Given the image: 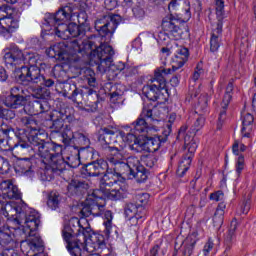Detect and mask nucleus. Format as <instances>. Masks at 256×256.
<instances>
[{"mask_svg": "<svg viewBox=\"0 0 256 256\" xmlns=\"http://www.w3.org/2000/svg\"><path fill=\"white\" fill-rule=\"evenodd\" d=\"M6 65L17 67L18 65H25L28 63L30 66H21L19 79L20 81H27L28 83H36L37 85L45 84L47 87L53 85L52 80H45V76L41 74V68L37 66V58L34 54H25L23 50L18 48L17 45L11 44L8 52L4 55Z\"/></svg>", "mask_w": 256, "mask_h": 256, "instance_id": "39448f33", "label": "nucleus"}, {"mask_svg": "<svg viewBox=\"0 0 256 256\" xmlns=\"http://www.w3.org/2000/svg\"><path fill=\"white\" fill-rule=\"evenodd\" d=\"M159 108L153 105L143 107L140 117L132 123V127L136 133H146L153 135L159 131Z\"/></svg>", "mask_w": 256, "mask_h": 256, "instance_id": "1a4fd4ad", "label": "nucleus"}, {"mask_svg": "<svg viewBox=\"0 0 256 256\" xmlns=\"http://www.w3.org/2000/svg\"><path fill=\"white\" fill-rule=\"evenodd\" d=\"M251 209V197H249L247 200L243 202V205L241 206V213L243 215H247Z\"/></svg>", "mask_w": 256, "mask_h": 256, "instance_id": "13d9d810", "label": "nucleus"}, {"mask_svg": "<svg viewBox=\"0 0 256 256\" xmlns=\"http://www.w3.org/2000/svg\"><path fill=\"white\" fill-rule=\"evenodd\" d=\"M205 126V117L200 116L198 117L195 122L193 123L192 127L190 128V135H194L201 131Z\"/></svg>", "mask_w": 256, "mask_h": 256, "instance_id": "49530a36", "label": "nucleus"}, {"mask_svg": "<svg viewBox=\"0 0 256 256\" xmlns=\"http://www.w3.org/2000/svg\"><path fill=\"white\" fill-rule=\"evenodd\" d=\"M129 221H130V225L135 226L139 223V219H143V216L136 214L132 217H128Z\"/></svg>", "mask_w": 256, "mask_h": 256, "instance_id": "69168bd1", "label": "nucleus"}, {"mask_svg": "<svg viewBox=\"0 0 256 256\" xmlns=\"http://www.w3.org/2000/svg\"><path fill=\"white\" fill-rule=\"evenodd\" d=\"M121 181L118 176L114 173L113 169L107 168L104 176L100 180V193L103 199L105 197L110 199V201H120V199H125L127 197V190L119 186L118 188L111 189L114 185H117V182Z\"/></svg>", "mask_w": 256, "mask_h": 256, "instance_id": "9d476101", "label": "nucleus"}, {"mask_svg": "<svg viewBox=\"0 0 256 256\" xmlns=\"http://www.w3.org/2000/svg\"><path fill=\"white\" fill-rule=\"evenodd\" d=\"M227 107H229V105L223 104V101H222V109L219 113L217 129H221V127H223V122L227 117Z\"/></svg>", "mask_w": 256, "mask_h": 256, "instance_id": "603ef678", "label": "nucleus"}, {"mask_svg": "<svg viewBox=\"0 0 256 256\" xmlns=\"http://www.w3.org/2000/svg\"><path fill=\"white\" fill-rule=\"evenodd\" d=\"M109 164L103 159L96 160L92 163H88L82 166L80 173L86 177H99V175H105Z\"/></svg>", "mask_w": 256, "mask_h": 256, "instance_id": "4be33fe9", "label": "nucleus"}, {"mask_svg": "<svg viewBox=\"0 0 256 256\" xmlns=\"http://www.w3.org/2000/svg\"><path fill=\"white\" fill-rule=\"evenodd\" d=\"M52 81L53 84L51 86H46L45 83L37 84L30 82L31 85L36 86H29L28 90H25L19 86H15L11 88L10 95L5 98L4 105L6 107H10L11 109H17L18 107H23L25 103H27V97L29 94L34 97V99H40V101H45V99H49L51 96V91L46 87H53L55 85V80L51 78H45L44 81Z\"/></svg>", "mask_w": 256, "mask_h": 256, "instance_id": "423d86ee", "label": "nucleus"}, {"mask_svg": "<svg viewBox=\"0 0 256 256\" xmlns=\"http://www.w3.org/2000/svg\"><path fill=\"white\" fill-rule=\"evenodd\" d=\"M69 119V115L65 113V110H54L50 114V120L52 121V125L50 129L54 131V133H61L65 127V121Z\"/></svg>", "mask_w": 256, "mask_h": 256, "instance_id": "b1692460", "label": "nucleus"}, {"mask_svg": "<svg viewBox=\"0 0 256 256\" xmlns=\"http://www.w3.org/2000/svg\"><path fill=\"white\" fill-rule=\"evenodd\" d=\"M63 93L65 97H68V99H71L74 103H77L79 99L83 98V89L77 88L75 83H65L63 86Z\"/></svg>", "mask_w": 256, "mask_h": 256, "instance_id": "a878e982", "label": "nucleus"}, {"mask_svg": "<svg viewBox=\"0 0 256 256\" xmlns=\"http://www.w3.org/2000/svg\"><path fill=\"white\" fill-rule=\"evenodd\" d=\"M61 199L62 197L59 192L51 191L47 197V206L52 211H57V209H59V206L61 205Z\"/></svg>", "mask_w": 256, "mask_h": 256, "instance_id": "4c0bfd02", "label": "nucleus"}, {"mask_svg": "<svg viewBox=\"0 0 256 256\" xmlns=\"http://www.w3.org/2000/svg\"><path fill=\"white\" fill-rule=\"evenodd\" d=\"M169 135H171L170 126L162 132V135H157L155 133L150 135L146 134L145 137H142L138 146H136L137 153H155L156 151H159L161 145L167 143Z\"/></svg>", "mask_w": 256, "mask_h": 256, "instance_id": "f8f14e48", "label": "nucleus"}, {"mask_svg": "<svg viewBox=\"0 0 256 256\" xmlns=\"http://www.w3.org/2000/svg\"><path fill=\"white\" fill-rule=\"evenodd\" d=\"M15 255V250L13 249H6L2 253H0V256H13Z\"/></svg>", "mask_w": 256, "mask_h": 256, "instance_id": "774afa93", "label": "nucleus"}, {"mask_svg": "<svg viewBox=\"0 0 256 256\" xmlns=\"http://www.w3.org/2000/svg\"><path fill=\"white\" fill-rule=\"evenodd\" d=\"M194 137L192 134H186L184 136V147L188 151V154L182 158L178 165V177H184L185 173L189 171V167H191V159H193V155L197 151V141H195Z\"/></svg>", "mask_w": 256, "mask_h": 256, "instance_id": "a211bd4d", "label": "nucleus"}, {"mask_svg": "<svg viewBox=\"0 0 256 256\" xmlns=\"http://www.w3.org/2000/svg\"><path fill=\"white\" fill-rule=\"evenodd\" d=\"M11 131H13V129H3L0 127V149L2 151H7L9 149L7 148V145H9V141H7V138L9 137V133H11Z\"/></svg>", "mask_w": 256, "mask_h": 256, "instance_id": "c03bdc74", "label": "nucleus"}, {"mask_svg": "<svg viewBox=\"0 0 256 256\" xmlns=\"http://www.w3.org/2000/svg\"><path fill=\"white\" fill-rule=\"evenodd\" d=\"M101 191L94 190L91 195H89L88 199L83 204V208L80 213L82 215V219L85 217H99L105 211V205L99 204V199H103V195H99Z\"/></svg>", "mask_w": 256, "mask_h": 256, "instance_id": "f3484780", "label": "nucleus"}, {"mask_svg": "<svg viewBox=\"0 0 256 256\" xmlns=\"http://www.w3.org/2000/svg\"><path fill=\"white\" fill-rule=\"evenodd\" d=\"M213 247H215V244L213 243V240L209 239L208 242L204 245V248L202 250L203 255L209 256V253L213 251Z\"/></svg>", "mask_w": 256, "mask_h": 256, "instance_id": "5fc2aeb1", "label": "nucleus"}, {"mask_svg": "<svg viewBox=\"0 0 256 256\" xmlns=\"http://www.w3.org/2000/svg\"><path fill=\"white\" fill-rule=\"evenodd\" d=\"M255 121V117L251 113H247L244 115L242 120V134L244 137H249L251 131H253V123Z\"/></svg>", "mask_w": 256, "mask_h": 256, "instance_id": "e433bc0d", "label": "nucleus"}, {"mask_svg": "<svg viewBox=\"0 0 256 256\" xmlns=\"http://www.w3.org/2000/svg\"><path fill=\"white\" fill-rule=\"evenodd\" d=\"M0 199H5V201L11 199L20 200V204L10 203V205L16 206L25 203L21 200V191L11 180H4L0 183Z\"/></svg>", "mask_w": 256, "mask_h": 256, "instance_id": "aec40b11", "label": "nucleus"}, {"mask_svg": "<svg viewBox=\"0 0 256 256\" xmlns=\"http://www.w3.org/2000/svg\"><path fill=\"white\" fill-rule=\"evenodd\" d=\"M121 23V16L118 14L109 13L102 18L96 20L95 29L100 35L101 43L97 45L95 41L84 42L82 47L79 42L74 41L71 44L73 53H78L82 57H88L90 61H95L100 71H105L109 67L110 71L121 73L125 70V63L119 62L118 64L113 63V55L115 51L113 47L109 45L111 38L117 27Z\"/></svg>", "mask_w": 256, "mask_h": 256, "instance_id": "f257e3e1", "label": "nucleus"}, {"mask_svg": "<svg viewBox=\"0 0 256 256\" xmlns=\"http://www.w3.org/2000/svg\"><path fill=\"white\" fill-rule=\"evenodd\" d=\"M244 161H245V159L243 158V156L238 157V161H237V164H236V173L238 175H241V171H243Z\"/></svg>", "mask_w": 256, "mask_h": 256, "instance_id": "e2e57ef3", "label": "nucleus"}, {"mask_svg": "<svg viewBox=\"0 0 256 256\" xmlns=\"http://www.w3.org/2000/svg\"><path fill=\"white\" fill-rule=\"evenodd\" d=\"M20 123L26 127L29 136L28 141L34 147L38 148V154L41 152V148L49 142V134L45 129H42L37 125V120L31 116H24L20 118Z\"/></svg>", "mask_w": 256, "mask_h": 256, "instance_id": "9b49d317", "label": "nucleus"}, {"mask_svg": "<svg viewBox=\"0 0 256 256\" xmlns=\"http://www.w3.org/2000/svg\"><path fill=\"white\" fill-rule=\"evenodd\" d=\"M78 143H80V145H82L83 149H85V148L89 147V145H91V141L84 134H78Z\"/></svg>", "mask_w": 256, "mask_h": 256, "instance_id": "6e6d98bb", "label": "nucleus"}, {"mask_svg": "<svg viewBox=\"0 0 256 256\" xmlns=\"http://www.w3.org/2000/svg\"><path fill=\"white\" fill-rule=\"evenodd\" d=\"M37 149L39 151V148L37 146H34L31 144V142H26L24 140H19L14 145H10L8 142L7 145V151H13L14 153L25 155V153H29V151H33Z\"/></svg>", "mask_w": 256, "mask_h": 256, "instance_id": "bb28decb", "label": "nucleus"}, {"mask_svg": "<svg viewBox=\"0 0 256 256\" xmlns=\"http://www.w3.org/2000/svg\"><path fill=\"white\" fill-rule=\"evenodd\" d=\"M224 197H225V194L221 190H218L210 194L211 201H223Z\"/></svg>", "mask_w": 256, "mask_h": 256, "instance_id": "4d7b16f0", "label": "nucleus"}, {"mask_svg": "<svg viewBox=\"0 0 256 256\" xmlns=\"http://www.w3.org/2000/svg\"><path fill=\"white\" fill-rule=\"evenodd\" d=\"M90 237L93 240L94 245H96L98 249H105V236L101 234H95L92 232Z\"/></svg>", "mask_w": 256, "mask_h": 256, "instance_id": "09e8293b", "label": "nucleus"}, {"mask_svg": "<svg viewBox=\"0 0 256 256\" xmlns=\"http://www.w3.org/2000/svg\"><path fill=\"white\" fill-rule=\"evenodd\" d=\"M189 187L190 195H197L199 193V188H197V178L191 180Z\"/></svg>", "mask_w": 256, "mask_h": 256, "instance_id": "bf43d9fd", "label": "nucleus"}, {"mask_svg": "<svg viewBox=\"0 0 256 256\" xmlns=\"http://www.w3.org/2000/svg\"><path fill=\"white\" fill-rule=\"evenodd\" d=\"M50 109L49 102L44 100H35L30 104V113L32 115H41V113H47Z\"/></svg>", "mask_w": 256, "mask_h": 256, "instance_id": "c9c22d12", "label": "nucleus"}, {"mask_svg": "<svg viewBox=\"0 0 256 256\" xmlns=\"http://www.w3.org/2000/svg\"><path fill=\"white\" fill-rule=\"evenodd\" d=\"M23 255L26 256H49L44 253L45 245L43 244V239L37 234V232L23 240L18 242Z\"/></svg>", "mask_w": 256, "mask_h": 256, "instance_id": "dca6fc26", "label": "nucleus"}, {"mask_svg": "<svg viewBox=\"0 0 256 256\" xmlns=\"http://www.w3.org/2000/svg\"><path fill=\"white\" fill-rule=\"evenodd\" d=\"M12 233L13 230H11L9 226H3V228L0 229V245H2V247H7V245H9V249L15 247Z\"/></svg>", "mask_w": 256, "mask_h": 256, "instance_id": "7c9ffc66", "label": "nucleus"}, {"mask_svg": "<svg viewBox=\"0 0 256 256\" xmlns=\"http://www.w3.org/2000/svg\"><path fill=\"white\" fill-rule=\"evenodd\" d=\"M63 155V145L48 140L38 154L41 158L40 163L44 167V175L53 176V173L59 175L68 167L77 169L81 165V151L77 146H68Z\"/></svg>", "mask_w": 256, "mask_h": 256, "instance_id": "7ed1b4c3", "label": "nucleus"}, {"mask_svg": "<svg viewBox=\"0 0 256 256\" xmlns=\"http://www.w3.org/2000/svg\"><path fill=\"white\" fill-rule=\"evenodd\" d=\"M223 219H224V214L222 211L215 212L213 216V225L217 229H220V227L223 225Z\"/></svg>", "mask_w": 256, "mask_h": 256, "instance_id": "864d4df0", "label": "nucleus"}, {"mask_svg": "<svg viewBox=\"0 0 256 256\" xmlns=\"http://www.w3.org/2000/svg\"><path fill=\"white\" fill-rule=\"evenodd\" d=\"M237 220H232L228 231L224 235V252L221 256H229L233 243L237 240Z\"/></svg>", "mask_w": 256, "mask_h": 256, "instance_id": "5701e85b", "label": "nucleus"}, {"mask_svg": "<svg viewBox=\"0 0 256 256\" xmlns=\"http://www.w3.org/2000/svg\"><path fill=\"white\" fill-rule=\"evenodd\" d=\"M197 241L194 239H187L180 249V256H191L193 255V251L195 249Z\"/></svg>", "mask_w": 256, "mask_h": 256, "instance_id": "a19ab883", "label": "nucleus"}, {"mask_svg": "<svg viewBox=\"0 0 256 256\" xmlns=\"http://www.w3.org/2000/svg\"><path fill=\"white\" fill-rule=\"evenodd\" d=\"M186 61H189V49L185 47H180L172 62V71H178V69H181L183 65H185Z\"/></svg>", "mask_w": 256, "mask_h": 256, "instance_id": "cd10ccee", "label": "nucleus"}, {"mask_svg": "<svg viewBox=\"0 0 256 256\" xmlns=\"http://www.w3.org/2000/svg\"><path fill=\"white\" fill-rule=\"evenodd\" d=\"M118 135L123 141L130 143L129 147L131 151H135V153H137L136 148L139 147V143H141L143 137H137L132 133H125L124 131L118 132Z\"/></svg>", "mask_w": 256, "mask_h": 256, "instance_id": "f704fd0d", "label": "nucleus"}, {"mask_svg": "<svg viewBox=\"0 0 256 256\" xmlns=\"http://www.w3.org/2000/svg\"><path fill=\"white\" fill-rule=\"evenodd\" d=\"M87 19V12H73L72 22H70L69 24H60L56 28L57 37L64 40L71 39V37H78V39H83V41L75 39L70 42L69 45H66L63 42L54 44L46 50L48 57H52L54 59H57L58 61H80V59L82 58L81 54H79L78 52L74 54L73 48H71V44L74 41H77L80 47H83L84 43L92 41L85 39V35L87 33Z\"/></svg>", "mask_w": 256, "mask_h": 256, "instance_id": "f03ea898", "label": "nucleus"}, {"mask_svg": "<svg viewBox=\"0 0 256 256\" xmlns=\"http://www.w3.org/2000/svg\"><path fill=\"white\" fill-rule=\"evenodd\" d=\"M233 98V82H229L226 91L223 97V105H229L231 103V99Z\"/></svg>", "mask_w": 256, "mask_h": 256, "instance_id": "3c124183", "label": "nucleus"}, {"mask_svg": "<svg viewBox=\"0 0 256 256\" xmlns=\"http://www.w3.org/2000/svg\"><path fill=\"white\" fill-rule=\"evenodd\" d=\"M215 5L218 22L216 27L212 30V35L210 38V51L212 53L219 51V47H221V37L223 35V19H225V1L215 0Z\"/></svg>", "mask_w": 256, "mask_h": 256, "instance_id": "4468645a", "label": "nucleus"}, {"mask_svg": "<svg viewBox=\"0 0 256 256\" xmlns=\"http://www.w3.org/2000/svg\"><path fill=\"white\" fill-rule=\"evenodd\" d=\"M117 137H119V135L109 128H101L98 131V141H100V143H105L106 145L115 143V141H117Z\"/></svg>", "mask_w": 256, "mask_h": 256, "instance_id": "2f4dec72", "label": "nucleus"}, {"mask_svg": "<svg viewBox=\"0 0 256 256\" xmlns=\"http://www.w3.org/2000/svg\"><path fill=\"white\" fill-rule=\"evenodd\" d=\"M110 152L111 154L107 157V161L111 163V165H117V163H123L129 159L123 150H119L116 147L110 148Z\"/></svg>", "mask_w": 256, "mask_h": 256, "instance_id": "72a5a7b5", "label": "nucleus"}, {"mask_svg": "<svg viewBox=\"0 0 256 256\" xmlns=\"http://www.w3.org/2000/svg\"><path fill=\"white\" fill-rule=\"evenodd\" d=\"M84 77H86L89 87L92 88L86 89L85 94L88 96V98L83 109L84 111H87V113H95L97 109H99V94L97 93V90H95V87L98 85L97 77H95V71H93L91 68H87L84 71Z\"/></svg>", "mask_w": 256, "mask_h": 256, "instance_id": "ddd939ff", "label": "nucleus"}, {"mask_svg": "<svg viewBox=\"0 0 256 256\" xmlns=\"http://www.w3.org/2000/svg\"><path fill=\"white\" fill-rule=\"evenodd\" d=\"M179 25H181V20L173 16V14H169L162 19L161 27L165 33H169L174 39H181L183 37V30H181Z\"/></svg>", "mask_w": 256, "mask_h": 256, "instance_id": "412c9836", "label": "nucleus"}, {"mask_svg": "<svg viewBox=\"0 0 256 256\" xmlns=\"http://www.w3.org/2000/svg\"><path fill=\"white\" fill-rule=\"evenodd\" d=\"M35 161L34 158H18L15 162V170L20 173H32L35 171Z\"/></svg>", "mask_w": 256, "mask_h": 256, "instance_id": "c85d7f7f", "label": "nucleus"}, {"mask_svg": "<svg viewBox=\"0 0 256 256\" xmlns=\"http://www.w3.org/2000/svg\"><path fill=\"white\" fill-rule=\"evenodd\" d=\"M0 27L4 29L7 33H13L17 29V22L11 17H2L0 18Z\"/></svg>", "mask_w": 256, "mask_h": 256, "instance_id": "ea45409f", "label": "nucleus"}, {"mask_svg": "<svg viewBox=\"0 0 256 256\" xmlns=\"http://www.w3.org/2000/svg\"><path fill=\"white\" fill-rule=\"evenodd\" d=\"M104 219H105L103 223L105 227L104 233L107 237H109V235H111V229L113 227V212H111L110 210L105 211Z\"/></svg>", "mask_w": 256, "mask_h": 256, "instance_id": "37998d69", "label": "nucleus"}, {"mask_svg": "<svg viewBox=\"0 0 256 256\" xmlns=\"http://www.w3.org/2000/svg\"><path fill=\"white\" fill-rule=\"evenodd\" d=\"M149 193H139L135 196L136 199V205L140 208L143 209L147 203H149Z\"/></svg>", "mask_w": 256, "mask_h": 256, "instance_id": "de8ad7c7", "label": "nucleus"}, {"mask_svg": "<svg viewBox=\"0 0 256 256\" xmlns=\"http://www.w3.org/2000/svg\"><path fill=\"white\" fill-rule=\"evenodd\" d=\"M132 7V13L136 19H143L145 17V2L143 0H135Z\"/></svg>", "mask_w": 256, "mask_h": 256, "instance_id": "79ce46f5", "label": "nucleus"}, {"mask_svg": "<svg viewBox=\"0 0 256 256\" xmlns=\"http://www.w3.org/2000/svg\"><path fill=\"white\" fill-rule=\"evenodd\" d=\"M87 189H89L87 182L73 179L67 186V195L69 197H79V195L87 193Z\"/></svg>", "mask_w": 256, "mask_h": 256, "instance_id": "393cba45", "label": "nucleus"}, {"mask_svg": "<svg viewBox=\"0 0 256 256\" xmlns=\"http://www.w3.org/2000/svg\"><path fill=\"white\" fill-rule=\"evenodd\" d=\"M175 119H177V116L175 114H170L168 123L166 124V128H165V129H169L170 127V133H171V127L173 123H175Z\"/></svg>", "mask_w": 256, "mask_h": 256, "instance_id": "338daca9", "label": "nucleus"}, {"mask_svg": "<svg viewBox=\"0 0 256 256\" xmlns=\"http://www.w3.org/2000/svg\"><path fill=\"white\" fill-rule=\"evenodd\" d=\"M173 73V69L165 67H159L154 71V78L152 79V83L158 85L160 89H165L167 87V81L165 80V75H171Z\"/></svg>", "mask_w": 256, "mask_h": 256, "instance_id": "c756f323", "label": "nucleus"}, {"mask_svg": "<svg viewBox=\"0 0 256 256\" xmlns=\"http://www.w3.org/2000/svg\"><path fill=\"white\" fill-rule=\"evenodd\" d=\"M140 161L141 163H143V165H145L149 169H153V167L157 165V156H155V154L142 155L140 157Z\"/></svg>", "mask_w": 256, "mask_h": 256, "instance_id": "a18cd8bd", "label": "nucleus"}, {"mask_svg": "<svg viewBox=\"0 0 256 256\" xmlns=\"http://www.w3.org/2000/svg\"><path fill=\"white\" fill-rule=\"evenodd\" d=\"M163 88L159 87L157 84L146 85L142 88V93L144 97L148 98L149 101H157L159 99V94Z\"/></svg>", "mask_w": 256, "mask_h": 256, "instance_id": "473e14b6", "label": "nucleus"}, {"mask_svg": "<svg viewBox=\"0 0 256 256\" xmlns=\"http://www.w3.org/2000/svg\"><path fill=\"white\" fill-rule=\"evenodd\" d=\"M179 1L181 0H171L168 4V10L170 13H173V11H177L179 9Z\"/></svg>", "mask_w": 256, "mask_h": 256, "instance_id": "0e129e2a", "label": "nucleus"}, {"mask_svg": "<svg viewBox=\"0 0 256 256\" xmlns=\"http://www.w3.org/2000/svg\"><path fill=\"white\" fill-rule=\"evenodd\" d=\"M209 96L207 94L200 95L198 102L196 104V112L203 115L209 112Z\"/></svg>", "mask_w": 256, "mask_h": 256, "instance_id": "58836bf2", "label": "nucleus"}, {"mask_svg": "<svg viewBox=\"0 0 256 256\" xmlns=\"http://www.w3.org/2000/svg\"><path fill=\"white\" fill-rule=\"evenodd\" d=\"M73 13V7L62 6L55 14L46 15L43 25L54 27V33L57 35V28L60 25H69L73 22Z\"/></svg>", "mask_w": 256, "mask_h": 256, "instance_id": "2eb2a0df", "label": "nucleus"}, {"mask_svg": "<svg viewBox=\"0 0 256 256\" xmlns=\"http://www.w3.org/2000/svg\"><path fill=\"white\" fill-rule=\"evenodd\" d=\"M65 127L67 128V125ZM62 137L64 141H71V139H73L75 135L73 134V131H71L70 129H66V130H63Z\"/></svg>", "mask_w": 256, "mask_h": 256, "instance_id": "680f3d73", "label": "nucleus"}, {"mask_svg": "<svg viewBox=\"0 0 256 256\" xmlns=\"http://www.w3.org/2000/svg\"><path fill=\"white\" fill-rule=\"evenodd\" d=\"M112 171L121 181H125V179H136L138 183L147 181V170L135 156H130L124 162L114 164Z\"/></svg>", "mask_w": 256, "mask_h": 256, "instance_id": "0eeeda50", "label": "nucleus"}, {"mask_svg": "<svg viewBox=\"0 0 256 256\" xmlns=\"http://www.w3.org/2000/svg\"><path fill=\"white\" fill-rule=\"evenodd\" d=\"M139 209L137 204L129 203L125 206L124 215L126 217H135V215H138L137 211H139Z\"/></svg>", "mask_w": 256, "mask_h": 256, "instance_id": "8fccbe9b", "label": "nucleus"}, {"mask_svg": "<svg viewBox=\"0 0 256 256\" xmlns=\"http://www.w3.org/2000/svg\"><path fill=\"white\" fill-rule=\"evenodd\" d=\"M91 235L92 229H90L89 235L84 236V240H77L76 243L72 244V248H68L70 255L81 256L83 250L91 254H94L95 251H99V248L96 246L93 238H91Z\"/></svg>", "mask_w": 256, "mask_h": 256, "instance_id": "6ab92c4d", "label": "nucleus"}, {"mask_svg": "<svg viewBox=\"0 0 256 256\" xmlns=\"http://www.w3.org/2000/svg\"><path fill=\"white\" fill-rule=\"evenodd\" d=\"M0 216L5 219L14 218V221L20 225L18 228H10L12 231V239H14V247H17L19 243L25 241L28 237H31L37 233L39 225L41 224V216L35 210H27V204L21 205L9 204L6 201L0 208Z\"/></svg>", "mask_w": 256, "mask_h": 256, "instance_id": "20e7f679", "label": "nucleus"}, {"mask_svg": "<svg viewBox=\"0 0 256 256\" xmlns=\"http://www.w3.org/2000/svg\"><path fill=\"white\" fill-rule=\"evenodd\" d=\"M91 233V225L86 218L73 217L62 230V237L67 244V249H72V246L77 241H85V235Z\"/></svg>", "mask_w": 256, "mask_h": 256, "instance_id": "6e6552de", "label": "nucleus"}, {"mask_svg": "<svg viewBox=\"0 0 256 256\" xmlns=\"http://www.w3.org/2000/svg\"><path fill=\"white\" fill-rule=\"evenodd\" d=\"M105 9L113 11L117 7V0H104Z\"/></svg>", "mask_w": 256, "mask_h": 256, "instance_id": "052dcab7", "label": "nucleus"}]
</instances>
